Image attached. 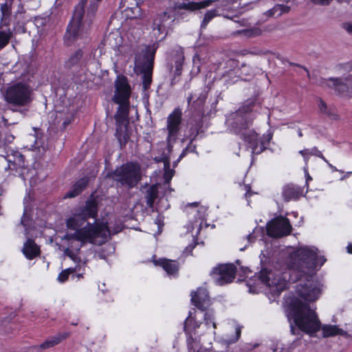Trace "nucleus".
<instances>
[{"label":"nucleus","mask_w":352,"mask_h":352,"mask_svg":"<svg viewBox=\"0 0 352 352\" xmlns=\"http://www.w3.org/2000/svg\"><path fill=\"white\" fill-rule=\"evenodd\" d=\"M68 277H69L68 273H67L66 272H65L63 270L59 274V275L58 276V280L60 282L63 283L68 279Z\"/></svg>","instance_id":"de8ad7c7"},{"label":"nucleus","mask_w":352,"mask_h":352,"mask_svg":"<svg viewBox=\"0 0 352 352\" xmlns=\"http://www.w3.org/2000/svg\"><path fill=\"white\" fill-rule=\"evenodd\" d=\"M266 14L269 16L278 17L280 16V6L279 4H276L272 9L269 10Z\"/></svg>","instance_id":"ea45409f"},{"label":"nucleus","mask_w":352,"mask_h":352,"mask_svg":"<svg viewBox=\"0 0 352 352\" xmlns=\"http://www.w3.org/2000/svg\"><path fill=\"white\" fill-rule=\"evenodd\" d=\"M317 263L320 262V265H322L326 261V258L324 256L317 257L316 258Z\"/></svg>","instance_id":"6e6d98bb"},{"label":"nucleus","mask_w":352,"mask_h":352,"mask_svg":"<svg viewBox=\"0 0 352 352\" xmlns=\"http://www.w3.org/2000/svg\"><path fill=\"white\" fill-rule=\"evenodd\" d=\"M6 160L8 163V168L14 170L16 173L21 174V170L26 167L25 157L19 151H12L8 154Z\"/></svg>","instance_id":"a211bd4d"},{"label":"nucleus","mask_w":352,"mask_h":352,"mask_svg":"<svg viewBox=\"0 0 352 352\" xmlns=\"http://www.w3.org/2000/svg\"><path fill=\"white\" fill-rule=\"evenodd\" d=\"M192 303L199 309L206 310L210 306V299L207 290L199 288L196 292L191 293Z\"/></svg>","instance_id":"6ab92c4d"},{"label":"nucleus","mask_w":352,"mask_h":352,"mask_svg":"<svg viewBox=\"0 0 352 352\" xmlns=\"http://www.w3.org/2000/svg\"><path fill=\"white\" fill-rule=\"evenodd\" d=\"M193 98H194L193 94H190L188 95V98H187V102H188V105L190 104L191 101L193 100Z\"/></svg>","instance_id":"680f3d73"},{"label":"nucleus","mask_w":352,"mask_h":352,"mask_svg":"<svg viewBox=\"0 0 352 352\" xmlns=\"http://www.w3.org/2000/svg\"><path fill=\"white\" fill-rule=\"evenodd\" d=\"M347 249L348 252L352 254V243L348 245Z\"/></svg>","instance_id":"0e129e2a"},{"label":"nucleus","mask_w":352,"mask_h":352,"mask_svg":"<svg viewBox=\"0 0 352 352\" xmlns=\"http://www.w3.org/2000/svg\"><path fill=\"white\" fill-rule=\"evenodd\" d=\"M87 220V218L82 213L74 214L67 220L66 225L68 228L78 231L86 226V224L88 223Z\"/></svg>","instance_id":"5701e85b"},{"label":"nucleus","mask_w":352,"mask_h":352,"mask_svg":"<svg viewBox=\"0 0 352 352\" xmlns=\"http://www.w3.org/2000/svg\"><path fill=\"white\" fill-rule=\"evenodd\" d=\"M187 153H188V151H186V148H184L183 150V151L182 152V153L180 154L179 158L177 159V162H179L180 160L182 159L186 155Z\"/></svg>","instance_id":"052dcab7"},{"label":"nucleus","mask_w":352,"mask_h":352,"mask_svg":"<svg viewBox=\"0 0 352 352\" xmlns=\"http://www.w3.org/2000/svg\"><path fill=\"white\" fill-rule=\"evenodd\" d=\"M109 237L110 231L105 224L87 223L82 229L74 233H67L62 238L67 243V247L63 250L64 254L75 263H79L80 258L78 254L86 243L102 245Z\"/></svg>","instance_id":"7ed1b4c3"},{"label":"nucleus","mask_w":352,"mask_h":352,"mask_svg":"<svg viewBox=\"0 0 352 352\" xmlns=\"http://www.w3.org/2000/svg\"><path fill=\"white\" fill-rule=\"evenodd\" d=\"M289 65L303 68L307 72V76H309V72L308 69L306 67H302V66L300 65L299 64L294 63H292V62H289Z\"/></svg>","instance_id":"13d9d810"},{"label":"nucleus","mask_w":352,"mask_h":352,"mask_svg":"<svg viewBox=\"0 0 352 352\" xmlns=\"http://www.w3.org/2000/svg\"><path fill=\"white\" fill-rule=\"evenodd\" d=\"M12 35V32L8 27L5 29L0 28V50L8 45Z\"/></svg>","instance_id":"473e14b6"},{"label":"nucleus","mask_w":352,"mask_h":352,"mask_svg":"<svg viewBox=\"0 0 352 352\" xmlns=\"http://www.w3.org/2000/svg\"><path fill=\"white\" fill-rule=\"evenodd\" d=\"M310 150L305 149L300 151V153L304 157L305 160H307V155H309V152Z\"/></svg>","instance_id":"4d7b16f0"},{"label":"nucleus","mask_w":352,"mask_h":352,"mask_svg":"<svg viewBox=\"0 0 352 352\" xmlns=\"http://www.w3.org/2000/svg\"><path fill=\"white\" fill-rule=\"evenodd\" d=\"M155 263L160 264L169 275H175L179 269V265L175 261L161 258Z\"/></svg>","instance_id":"cd10ccee"},{"label":"nucleus","mask_w":352,"mask_h":352,"mask_svg":"<svg viewBox=\"0 0 352 352\" xmlns=\"http://www.w3.org/2000/svg\"><path fill=\"white\" fill-rule=\"evenodd\" d=\"M97 213L98 210L96 203L94 201H87L82 214L88 219L89 217L95 218L97 216Z\"/></svg>","instance_id":"2f4dec72"},{"label":"nucleus","mask_w":352,"mask_h":352,"mask_svg":"<svg viewBox=\"0 0 352 352\" xmlns=\"http://www.w3.org/2000/svg\"><path fill=\"white\" fill-rule=\"evenodd\" d=\"M184 61V55L183 49L181 47H177L172 52V58L168 64L169 70L173 74V78L170 82L171 86L174 85L178 81L176 78L182 74Z\"/></svg>","instance_id":"f3484780"},{"label":"nucleus","mask_w":352,"mask_h":352,"mask_svg":"<svg viewBox=\"0 0 352 352\" xmlns=\"http://www.w3.org/2000/svg\"><path fill=\"white\" fill-rule=\"evenodd\" d=\"M89 181L88 177H84L78 179L71 188V189L65 193L64 198H74L79 195L87 186Z\"/></svg>","instance_id":"412c9836"},{"label":"nucleus","mask_w":352,"mask_h":352,"mask_svg":"<svg viewBox=\"0 0 352 352\" xmlns=\"http://www.w3.org/2000/svg\"><path fill=\"white\" fill-rule=\"evenodd\" d=\"M89 0H81L75 7L72 19L65 34V41L69 45L72 42L87 38L95 14L98 10V3L101 0H90L89 7L85 16V6Z\"/></svg>","instance_id":"20e7f679"},{"label":"nucleus","mask_w":352,"mask_h":352,"mask_svg":"<svg viewBox=\"0 0 352 352\" xmlns=\"http://www.w3.org/2000/svg\"><path fill=\"white\" fill-rule=\"evenodd\" d=\"M243 32L245 33L246 35L250 36L252 34L251 30H243Z\"/></svg>","instance_id":"69168bd1"},{"label":"nucleus","mask_w":352,"mask_h":352,"mask_svg":"<svg viewBox=\"0 0 352 352\" xmlns=\"http://www.w3.org/2000/svg\"><path fill=\"white\" fill-rule=\"evenodd\" d=\"M171 19L172 16L168 11L157 14L153 19L152 30L158 41L152 45H146L140 52L135 55V72L137 74L142 75V87L144 91L150 88L152 82L154 59L156 51L159 47V41L166 38L167 35L166 23Z\"/></svg>","instance_id":"f03ea898"},{"label":"nucleus","mask_w":352,"mask_h":352,"mask_svg":"<svg viewBox=\"0 0 352 352\" xmlns=\"http://www.w3.org/2000/svg\"><path fill=\"white\" fill-rule=\"evenodd\" d=\"M287 316L290 322V330L293 335L303 331L312 336L322 329L324 338L336 335L346 338L351 337L350 334L336 325L325 324L321 327V322L315 311L311 309L309 305L298 298L291 301L287 311Z\"/></svg>","instance_id":"f257e3e1"},{"label":"nucleus","mask_w":352,"mask_h":352,"mask_svg":"<svg viewBox=\"0 0 352 352\" xmlns=\"http://www.w3.org/2000/svg\"><path fill=\"white\" fill-rule=\"evenodd\" d=\"M69 336L68 333H59L54 336H52L46 340L43 343L40 345V347L43 349L51 348L58 344L62 340L66 339Z\"/></svg>","instance_id":"c85d7f7f"},{"label":"nucleus","mask_w":352,"mask_h":352,"mask_svg":"<svg viewBox=\"0 0 352 352\" xmlns=\"http://www.w3.org/2000/svg\"><path fill=\"white\" fill-rule=\"evenodd\" d=\"M241 328L239 327H237L236 328V331H235V336L229 339L227 342L228 344H232V343H234L236 342L240 338L241 336Z\"/></svg>","instance_id":"c03bdc74"},{"label":"nucleus","mask_w":352,"mask_h":352,"mask_svg":"<svg viewBox=\"0 0 352 352\" xmlns=\"http://www.w3.org/2000/svg\"><path fill=\"white\" fill-rule=\"evenodd\" d=\"M258 278L273 296H278L287 287L288 283L284 274L276 270L263 268L259 272Z\"/></svg>","instance_id":"9d476101"},{"label":"nucleus","mask_w":352,"mask_h":352,"mask_svg":"<svg viewBox=\"0 0 352 352\" xmlns=\"http://www.w3.org/2000/svg\"><path fill=\"white\" fill-rule=\"evenodd\" d=\"M170 162L166 161L165 166H164V179L166 184H168L170 183L175 174V170L173 169H170Z\"/></svg>","instance_id":"72a5a7b5"},{"label":"nucleus","mask_w":352,"mask_h":352,"mask_svg":"<svg viewBox=\"0 0 352 352\" xmlns=\"http://www.w3.org/2000/svg\"><path fill=\"white\" fill-rule=\"evenodd\" d=\"M342 28L349 33L352 34V23L346 22L342 23Z\"/></svg>","instance_id":"3c124183"},{"label":"nucleus","mask_w":352,"mask_h":352,"mask_svg":"<svg viewBox=\"0 0 352 352\" xmlns=\"http://www.w3.org/2000/svg\"><path fill=\"white\" fill-rule=\"evenodd\" d=\"M32 95V90L30 86L17 82L6 89L4 99L11 106L13 111L23 112V110L19 108L28 107L33 100Z\"/></svg>","instance_id":"6e6552de"},{"label":"nucleus","mask_w":352,"mask_h":352,"mask_svg":"<svg viewBox=\"0 0 352 352\" xmlns=\"http://www.w3.org/2000/svg\"><path fill=\"white\" fill-rule=\"evenodd\" d=\"M216 16L215 10L208 11L202 21L201 28H204L207 24Z\"/></svg>","instance_id":"4c0bfd02"},{"label":"nucleus","mask_w":352,"mask_h":352,"mask_svg":"<svg viewBox=\"0 0 352 352\" xmlns=\"http://www.w3.org/2000/svg\"><path fill=\"white\" fill-rule=\"evenodd\" d=\"M84 52L82 50L78 49L71 54L68 59L65 63V67L72 72L78 71L83 64Z\"/></svg>","instance_id":"aec40b11"},{"label":"nucleus","mask_w":352,"mask_h":352,"mask_svg":"<svg viewBox=\"0 0 352 352\" xmlns=\"http://www.w3.org/2000/svg\"><path fill=\"white\" fill-rule=\"evenodd\" d=\"M192 142L190 141V143L188 144V145L185 148L186 151H187L188 152H191V153L195 152L196 145L192 144Z\"/></svg>","instance_id":"603ef678"},{"label":"nucleus","mask_w":352,"mask_h":352,"mask_svg":"<svg viewBox=\"0 0 352 352\" xmlns=\"http://www.w3.org/2000/svg\"><path fill=\"white\" fill-rule=\"evenodd\" d=\"M190 126V138L191 142L194 141L200 132L203 125L202 120L200 117L192 119L189 122Z\"/></svg>","instance_id":"c756f323"},{"label":"nucleus","mask_w":352,"mask_h":352,"mask_svg":"<svg viewBox=\"0 0 352 352\" xmlns=\"http://www.w3.org/2000/svg\"><path fill=\"white\" fill-rule=\"evenodd\" d=\"M302 189L293 184H289L284 186L283 190V197L285 201H289L292 199H297L302 195Z\"/></svg>","instance_id":"4be33fe9"},{"label":"nucleus","mask_w":352,"mask_h":352,"mask_svg":"<svg viewBox=\"0 0 352 352\" xmlns=\"http://www.w3.org/2000/svg\"><path fill=\"white\" fill-rule=\"evenodd\" d=\"M314 4L320 6H328L332 0H310Z\"/></svg>","instance_id":"49530a36"},{"label":"nucleus","mask_w":352,"mask_h":352,"mask_svg":"<svg viewBox=\"0 0 352 352\" xmlns=\"http://www.w3.org/2000/svg\"><path fill=\"white\" fill-rule=\"evenodd\" d=\"M267 233L270 236L280 238L290 234L292 226L287 218L280 216L267 224Z\"/></svg>","instance_id":"dca6fc26"},{"label":"nucleus","mask_w":352,"mask_h":352,"mask_svg":"<svg viewBox=\"0 0 352 352\" xmlns=\"http://www.w3.org/2000/svg\"><path fill=\"white\" fill-rule=\"evenodd\" d=\"M247 239L249 241L250 243H252L254 241V239H255V236L254 235V232L253 233H250L249 234L248 236H247Z\"/></svg>","instance_id":"bf43d9fd"},{"label":"nucleus","mask_w":352,"mask_h":352,"mask_svg":"<svg viewBox=\"0 0 352 352\" xmlns=\"http://www.w3.org/2000/svg\"><path fill=\"white\" fill-rule=\"evenodd\" d=\"M311 177L309 176V174H307V179H306L307 182L309 180H311Z\"/></svg>","instance_id":"774afa93"},{"label":"nucleus","mask_w":352,"mask_h":352,"mask_svg":"<svg viewBox=\"0 0 352 352\" xmlns=\"http://www.w3.org/2000/svg\"><path fill=\"white\" fill-rule=\"evenodd\" d=\"M12 1H7L1 6V18L0 28L3 27H8L10 21V16L12 14Z\"/></svg>","instance_id":"393cba45"},{"label":"nucleus","mask_w":352,"mask_h":352,"mask_svg":"<svg viewBox=\"0 0 352 352\" xmlns=\"http://www.w3.org/2000/svg\"><path fill=\"white\" fill-rule=\"evenodd\" d=\"M236 267L234 264H220L213 268L210 276L219 285L231 283L235 278Z\"/></svg>","instance_id":"2eb2a0df"},{"label":"nucleus","mask_w":352,"mask_h":352,"mask_svg":"<svg viewBox=\"0 0 352 352\" xmlns=\"http://www.w3.org/2000/svg\"><path fill=\"white\" fill-rule=\"evenodd\" d=\"M317 248L303 246L298 248L292 257L290 267L302 275L311 274L317 267Z\"/></svg>","instance_id":"1a4fd4ad"},{"label":"nucleus","mask_w":352,"mask_h":352,"mask_svg":"<svg viewBox=\"0 0 352 352\" xmlns=\"http://www.w3.org/2000/svg\"><path fill=\"white\" fill-rule=\"evenodd\" d=\"M158 197V185L153 184L148 186L144 192V198L146 206L152 208L154 206L155 199Z\"/></svg>","instance_id":"bb28decb"},{"label":"nucleus","mask_w":352,"mask_h":352,"mask_svg":"<svg viewBox=\"0 0 352 352\" xmlns=\"http://www.w3.org/2000/svg\"><path fill=\"white\" fill-rule=\"evenodd\" d=\"M280 6V16H281L283 14L288 13L291 8L289 6L284 5V4H279Z\"/></svg>","instance_id":"8fccbe9b"},{"label":"nucleus","mask_w":352,"mask_h":352,"mask_svg":"<svg viewBox=\"0 0 352 352\" xmlns=\"http://www.w3.org/2000/svg\"><path fill=\"white\" fill-rule=\"evenodd\" d=\"M251 71L252 69L245 63H243L240 67V74L241 75L250 76L252 73Z\"/></svg>","instance_id":"37998d69"},{"label":"nucleus","mask_w":352,"mask_h":352,"mask_svg":"<svg viewBox=\"0 0 352 352\" xmlns=\"http://www.w3.org/2000/svg\"><path fill=\"white\" fill-rule=\"evenodd\" d=\"M27 200H28V197H25V199H24V204H25L24 212H23V215L21 220V223L25 228H27L29 226V223H28L29 217L28 216V212L30 208H28V206L26 205Z\"/></svg>","instance_id":"e433bc0d"},{"label":"nucleus","mask_w":352,"mask_h":352,"mask_svg":"<svg viewBox=\"0 0 352 352\" xmlns=\"http://www.w3.org/2000/svg\"><path fill=\"white\" fill-rule=\"evenodd\" d=\"M254 117L250 108H242L230 114L227 123L230 129L247 143L251 148L252 155H258L262 153L265 146L263 140L258 139V135L254 130L249 129Z\"/></svg>","instance_id":"39448f33"},{"label":"nucleus","mask_w":352,"mask_h":352,"mask_svg":"<svg viewBox=\"0 0 352 352\" xmlns=\"http://www.w3.org/2000/svg\"><path fill=\"white\" fill-rule=\"evenodd\" d=\"M167 151H168L167 153H163L161 156L155 157V161L157 162H162L164 163V166H165V163L166 162V161L170 162L169 155L170 154V153L168 152V149H167Z\"/></svg>","instance_id":"a19ab883"},{"label":"nucleus","mask_w":352,"mask_h":352,"mask_svg":"<svg viewBox=\"0 0 352 352\" xmlns=\"http://www.w3.org/2000/svg\"><path fill=\"white\" fill-rule=\"evenodd\" d=\"M196 243L190 244L188 246H187L184 252V253L190 254H191L192 250L195 248Z\"/></svg>","instance_id":"864d4df0"},{"label":"nucleus","mask_w":352,"mask_h":352,"mask_svg":"<svg viewBox=\"0 0 352 352\" xmlns=\"http://www.w3.org/2000/svg\"><path fill=\"white\" fill-rule=\"evenodd\" d=\"M105 177L111 179L121 187L133 188L142 179L141 168L138 163L126 162L109 172Z\"/></svg>","instance_id":"0eeeda50"},{"label":"nucleus","mask_w":352,"mask_h":352,"mask_svg":"<svg viewBox=\"0 0 352 352\" xmlns=\"http://www.w3.org/2000/svg\"><path fill=\"white\" fill-rule=\"evenodd\" d=\"M305 280H300L296 287V294L305 301L316 300L320 293V289L317 283L313 281L311 274L304 275Z\"/></svg>","instance_id":"9b49d317"},{"label":"nucleus","mask_w":352,"mask_h":352,"mask_svg":"<svg viewBox=\"0 0 352 352\" xmlns=\"http://www.w3.org/2000/svg\"><path fill=\"white\" fill-rule=\"evenodd\" d=\"M23 253L28 259H33L40 254V248L35 243L34 241L29 239L24 243Z\"/></svg>","instance_id":"b1692460"},{"label":"nucleus","mask_w":352,"mask_h":352,"mask_svg":"<svg viewBox=\"0 0 352 352\" xmlns=\"http://www.w3.org/2000/svg\"><path fill=\"white\" fill-rule=\"evenodd\" d=\"M309 154L314 155L322 158L324 162H326L329 165L330 167H333L332 165L329 164L328 161L325 159V157L323 156L321 151H320L317 148L314 147L313 148H311L309 152Z\"/></svg>","instance_id":"79ce46f5"},{"label":"nucleus","mask_w":352,"mask_h":352,"mask_svg":"<svg viewBox=\"0 0 352 352\" xmlns=\"http://www.w3.org/2000/svg\"><path fill=\"white\" fill-rule=\"evenodd\" d=\"M188 347L189 352H199L200 349L199 343L192 337L190 339V336L188 338Z\"/></svg>","instance_id":"c9c22d12"},{"label":"nucleus","mask_w":352,"mask_h":352,"mask_svg":"<svg viewBox=\"0 0 352 352\" xmlns=\"http://www.w3.org/2000/svg\"><path fill=\"white\" fill-rule=\"evenodd\" d=\"M182 113L179 108H176L167 118V148L169 153L172 152V142L177 140V135L180 130Z\"/></svg>","instance_id":"4468645a"},{"label":"nucleus","mask_w":352,"mask_h":352,"mask_svg":"<svg viewBox=\"0 0 352 352\" xmlns=\"http://www.w3.org/2000/svg\"><path fill=\"white\" fill-rule=\"evenodd\" d=\"M115 94L113 101L119 104L114 116L116 124H129V104L131 95V87L128 83L127 78L124 76H118L115 81Z\"/></svg>","instance_id":"423d86ee"},{"label":"nucleus","mask_w":352,"mask_h":352,"mask_svg":"<svg viewBox=\"0 0 352 352\" xmlns=\"http://www.w3.org/2000/svg\"><path fill=\"white\" fill-rule=\"evenodd\" d=\"M74 120V116H67L65 120L62 123V126H61V129L62 130H65L67 126L68 125H69Z\"/></svg>","instance_id":"a18cd8bd"},{"label":"nucleus","mask_w":352,"mask_h":352,"mask_svg":"<svg viewBox=\"0 0 352 352\" xmlns=\"http://www.w3.org/2000/svg\"><path fill=\"white\" fill-rule=\"evenodd\" d=\"M326 114L328 115V116L331 118V119H333V120H337L338 119V114H336V113L334 112H331L330 111H327V112L325 113Z\"/></svg>","instance_id":"5fc2aeb1"},{"label":"nucleus","mask_w":352,"mask_h":352,"mask_svg":"<svg viewBox=\"0 0 352 352\" xmlns=\"http://www.w3.org/2000/svg\"><path fill=\"white\" fill-rule=\"evenodd\" d=\"M207 98V92H203L200 94L199 97L193 101L192 106L195 109H199L201 107Z\"/></svg>","instance_id":"f704fd0d"},{"label":"nucleus","mask_w":352,"mask_h":352,"mask_svg":"<svg viewBox=\"0 0 352 352\" xmlns=\"http://www.w3.org/2000/svg\"><path fill=\"white\" fill-rule=\"evenodd\" d=\"M204 322L206 326H208L210 323L212 324L213 328H216V323L214 322L213 311H207L204 314Z\"/></svg>","instance_id":"58836bf2"},{"label":"nucleus","mask_w":352,"mask_h":352,"mask_svg":"<svg viewBox=\"0 0 352 352\" xmlns=\"http://www.w3.org/2000/svg\"><path fill=\"white\" fill-rule=\"evenodd\" d=\"M319 83L323 88L333 89L339 94L352 93V75L329 79L321 78Z\"/></svg>","instance_id":"f8f14e48"},{"label":"nucleus","mask_w":352,"mask_h":352,"mask_svg":"<svg viewBox=\"0 0 352 352\" xmlns=\"http://www.w3.org/2000/svg\"><path fill=\"white\" fill-rule=\"evenodd\" d=\"M339 3L349 2V0H337Z\"/></svg>","instance_id":"338daca9"},{"label":"nucleus","mask_w":352,"mask_h":352,"mask_svg":"<svg viewBox=\"0 0 352 352\" xmlns=\"http://www.w3.org/2000/svg\"><path fill=\"white\" fill-rule=\"evenodd\" d=\"M191 312H189L188 318L184 321V329L186 333L192 339V331H195L199 327V323L197 322L192 316Z\"/></svg>","instance_id":"7c9ffc66"},{"label":"nucleus","mask_w":352,"mask_h":352,"mask_svg":"<svg viewBox=\"0 0 352 352\" xmlns=\"http://www.w3.org/2000/svg\"><path fill=\"white\" fill-rule=\"evenodd\" d=\"M216 0H206L201 2H192L190 0H169L168 10L174 12L175 16L182 15L184 11H194L208 7Z\"/></svg>","instance_id":"ddd939ff"},{"label":"nucleus","mask_w":352,"mask_h":352,"mask_svg":"<svg viewBox=\"0 0 352 352\" xmlns=\"http://www.w3.org/2000/svg\"><path fill=\"white\" fill-rule=\"evenodd\" d=\"M318 107H319L320 111L322 113H325L327 111V105L325 103V102L323 101L322 99L319 100Z\"/></svg>","instance_id":"09e8293b"},{"label":"nucleus","mask_w":352,"mask_h":352,"mask_svg":"<svg viewBox=\"0 0 352 352\" xmlns=\"http://www.w3.org/2000/svg\"><path fill=\"white\" fill-rule=\"evenodd\" d=\"M64 271L68 273V275H69L70 274L76 271V268H68L67 270H65Z\"/></svg>","instance_id":"e2e57ef3"},{"label":"nucleus","mask_w":352,"mask_h":352,"mask_svg":"<svg viewBox=\"0 0 352 352\" xmlns=\"http://www.w3.org/2000/svg\"><path fill=\"white\" fill-rule=\"evenodd\" d=\"M129 124H116L115 135L121 147L125 146L130 137L128 131Z\"/></svg>","instance_id":"a878e982"}]
</instances>
